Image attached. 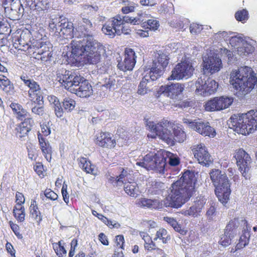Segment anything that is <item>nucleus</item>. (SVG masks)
Masks as SVG:
<instances>
[{"instance_id":"obj_1","label":"nucleus","mask_w":257,"mask_h":257,"mask_svg":"<svg viewBox=\"0 0 257 257\" xmlns=\"http://www.w3.org/2000/svg\"><path fill=\"white\" fill-rule=\"evenodd\" d=\"M195 181L193 172L189 170L185 172L180 179L172 185L167 197L169 201L168 206L179 208L187 202L194 192Z\"/></svg>"},{"instance_id":"obj_2","label":"nucleus","mask_w":257,"mask_h":257,"mask_svg":"<svg viewBox=\"0 0 257 257\" xmlns=\"http://www.w3.org/2000/svg\"><path fill=\"white\" fill-rule=\"evenodd\" d=\"M94 28L92 23L87 19H83L79 24L78 29L75 33L77 39L73 40L70 43L71 51L67 53L72 57L77 60L79 57L83 56L88 50L89 37L93 36Z\"/></svg>"},{"instance_id":"obj_3","label":"nucleus","mask_w":257,"mask_h":257,"mask_svg":"<svg viewBox=\"0 0 257 257\" xmlns=\"http://www.w3.org/2000/svg\"><path fill=\"white\" fill-rule=\"evenodd\" d=\"M171 123L166 119H163L158 123L151 121H148L147 125L152 133L148 135V137L152 138L158 137L171 146L174 145L175 141L183 142L186 139V135L185 132L181 127L177 126L173 128L172 133L168 129Z\"/></svg>"},{"instance_id":"obj_4","label":"nucleus","mask_w":257,"mask_h":257,"mask_svg":"<svg viewBox=\"0 0 257 257\" xmlns=\"http://www.w3.org/2000/svg\"><path fill=\"white\" fill-rule=\"evenodd\" d=\"M229 82L236 93L244 95L254 88L257 83V77L251 68L243 66L231 71Z\"/></svg>"},{"instance_id":"obj_5","label":"nucleus","mask_w":257,"mask_h":257,"mask_svg":"<svg viewBox=\"0 0 257 257\" xmlns=\"http://www.w3.org/2000/svg\"><path fill=\"white\" fill-rule=\"evenodd\" d=\"M230 128L238 134L248 135L257 130V110H251L240 115L234 114L228 122Z\"/></svg>"},{"instance_id":"obj_6","label":"nucleus","mask_w":257,"mask_h":257,"mask_svg":"<svg viewBox=\"0 0 257 257\" xmlns=\"http://www.w3.org/2000/svg\"><path fill=\"white\" fill-rule=\"evenodd\" d=\"M210 175L215 187V194L218 200L223 204H226L229 200L231 193L228 178L224 172L219 170H212Z\"/></svg>"},{"instance_id":"obj_7","label":"nucleus","mask_w":257,"mask_h":257,"mask_svg":"<svg viewBox=\"0 0 257 257\" xmlns=\"http://www.w3.org/2000/svg\"><path fill=\"white\" fill-rule=\"evenodd\" d=\"M210 175L215 187V194L218 200L223 204H226L229 200L231 193L228 178L224 172L219 170H212Z\"/></svg>"},{"instance_id":"obj_8","label":"nucleus","mask_w":257,"mask_h":257,"mask_svg":"<svg viewBox=\"0 0 257 257\" xmlns=\"http://www.w3.org/2000/svg\"><path fill=\"white\" fill-rule=\"evenodd\" d=\"M136 165L148 171L152 170L160 173H164L166 160L164 159L163 150L158 151L156 153L150 152L147 154L142 160L137 161Z\"/></svg>"},{"instance_id":"obj_9","label":"nucleus","mask_w":257,"mask_h":257,"mask_svg":"<svg viewBox=\"0 0 257 257\" xmlns=\"http://www.w3.org/2000/svg\"><path fill=\"white\" fill-rule=\"evenodd\" d=\"M218 83L205 74H201L195 83L196 92L203 96H209L216 92Z\"/></svg>"},{"instance_id":"obj_10","label":"nucleus","mask_w":257,"mask_h":257,"mask_svg":"<svg viewBox=\"0 0 257 257\" xmlns=\"http://www.w3.org/2000/svg\"><path fill=\"white\" fill-rule=\"evenodd\" d=\"M35 49L31 55L32 57L40 60L42 62L51 61L52 56V44L45 40H37L34 42Z\"/></svg>"},{"instance_id":"obj_11","label":"nucleus","mask_w":257,"mask_h":257,"mask_svg":"<svg viewBox=\"0 0 257 257\" xmlns=\"http://www.w3.org/2000/svg\"><path fill=\"white\" fill-rule=\"evenodd\" d=\"M203 73L205 75H212L219 72L222 68L221 59L217 54L210 53L203 57Z\"/></svg>"},{"instance_id":"obj_12","label":"nucleus","mask_w":257,"mask_h":257,"mask_svg":"<svg viewBox=\"0 0 257 257\" xmlns=\"http://www.w3.org/2000/svg\"><path fill=\"white\" fill-rule=\"evenodd\" d=\"M193 71L194 68L191 62L186 60L182 61L176 65L167 79L168 80L187 79L193 75Z\"/></svg>"},{"instance_id":"obj_13","label":"nucleus","mask_w":257,"mask_h":257,"mask_svg":"<svg viewBox=\"0 0 257 257\" xmlns=\"http://www.w3.org/2000/svg\"><path fill=\"white\" fill-rule=\"evenodd\" d=\"M234 157L242 176L246 179L250 178L251 159L249 154L242 149H240L236 151Z\"/></svg>"},{"instance_id":"obj_14","label":"nucleus","mask_w":257,"mask_h":257,"mask_svg":"<svg viewBox=\"0 0 257 257\" xmlns=\"http://www.w3.org/2000/svg\"><path fill=\"white\" fill-rule=\"evenodd\" d=\"M88 40L89 48L84 58L90 64H96L99 62L101 59V54L104 52V47L93 37H90Z\"/></svg>"},{"instance_id":"obj_15","label":"nucleus","mask_w":257,"mask_h":257,"mask_svg":"<svg viewBox=\"0 0 257 257\" xmlns=\"http://www.w3.org/2000/svg\"><path fill=\"white\" fill-rule=\"evenodd\" d=\"M183 122L188 125L189 128L195 131L203 136L214 138L216 136L215 129L210 125L208 122L203 121L192 120L184 118Z\"/></svg>"},{"instance_id":"obj_16","label":"nucleus","mask_w":257,"mask_h":257,"mask_svg":"<svg viewBox=\"0 0 257 257\" xmlns=\"http://www.w3.org/2000/svg\"><path fill=\"white\" fill-rule=\"evenodd\" d=\"M21 79L25 85L29 88L28 96L31 101V104H40L43 99V92L38 83L33 79L29 78L27 76H21Z\"/></svg>"},{"instance_id":"obj_17","label":"nucleus","mask_w":257,"mask_h":257,"mask_svg":"<svg viewBox=\"0 0 257 257\" xmlns=\"http://www.w3.org/2000/svg\"><path fill=\"white\" fill-rule=\"evenodd\" d=\"M57 77L59 81L63 84L66 89L71 91V88L76 87L79 84V82L83 80L82 77L76 73L66 70L58 71Z\"/></svg>"},{"instance_id":"obj_18","label":"nucleus","mask_w":257,"mask_h":257,"mask_svg":"<svg viewBox=\"0 0 257 257\" xmlns=\"http://www.w3.org/2000/svg\"><path fill=\"white\" fill-rule=\"evenodd\" d=\"M185 84L180 83H172L171 84L161 86L157 92L159 94H163L171 99H178L184 90Z\"/></svg>"},{"instance_id":"obj_19","label":"nucleus","mask_w":257,"mask_h":257,"mask_svg":"<svg viewBox=\"0 0 257 257\" xmlns=\"http://www.w3.org/2000/svg\"><path fill=\"white\" fill-rule=\"evenodd\" d=\"M128 176L126 171L123 170L121 174L117 176L115 181L118 185L124 184L125 192L130 196L137 197L139 194V188L135 182L128 181Z\"/></svg>"},{"instance_id":"obj_20","label":"nucleus","mask_w":257,"mask_h":257,"mask_svg":"<svg viewBox=\"0 0 257 257\" xmlns=\"http://www.w3.org/2000/svg\"><path fill=\"white\" fill-rule=\"evenodd\" d=\"M195 158L203 166L208 167L213 162V159L203 144L194 145L192 149Z\"/></svg>"},{"instance_id":"obj_21","label":"nucleus","mask_w":257,"mask_h":257,"mask_svg":"<svg viewBox=\"0 0 257 257\" xmlns=\"http://www.w3.org/2000/svg\"><path fill=\"white\" fill-rule=\"evenodd\" d=\"M239 224L237 219L235 218L229 221L225 227L224 234L221 236L219 243L221 245L227 246L231 243V239L238 232Z\"/></svg>"},{"instance_id":"obj_22","label":"nucleus","mask_w":257,"mask_h":257,"mask_svg":"<svg viewBox=\"0 0 257 257\" xmlns=\"http://www.w3.org/2000/svg\"><path fill=\"white\" fill-rule=\"evenodd\" d=\"M136 58L135 51L132 49L126 48L124 58L123 61L118 62V68L123 71L132 70L136 63Z\"/></svg>"},{"instance_id":"obj_23","label":"nucleus","mask_w":257,"mask_h":257,"mask_svg":"<svg viewBox=\"0 0 257 257\" xmlns=\"http://www.w3.org/2000/svg\"><path fill=\"white\" fill-rule=\"evenodd\" d=\"M206 200L204 196L197 197L194 201V204L188 208L183 209L181 211V213L186 216L196 217L199 216L206 203Z\"/></svg>"},{"instance_id":"obj_24","label":"nucleus","mask_w":257,"mask_h":257,"mask_svg":"<svg viewBox=\"0 0 257 257\" xmlns=\"http://www.w3.org/2000/svg\"><path fill=\"white\" fill-rule=\"evenodd\" d=\"M34 123V120L32 117L25 119L16 127L17 137L22 141L25 140L28 137V133L31 131Z\"/></svg>"},{"instance_id":"obj_25","label":"nucleus","mask_w":257,"mask_h":257,"mask_svg":"<svg viewBox=\"0 0 257 257\" xmlns=\"http://www.w3.org/2000/svg\"><path fill=\"white\" fill-rule=\"evenodd\" d=\"M80 97H87L93 93L92 87L87 80L84 77L79 82V84L73 88L71 91Z\"/></svg>"},{"instance_id":"obj_26","label":"nucleus","mask_w":257,"mask_h":257,"mask_svg":"<svg viewBox=\"0 0 257 257\" xmlns=\"http://www.w3.org/2000/svg\"><path fill=\"white\" fill-rule=\"evenodd\" d=\"M95 143L97 145L104 147L111 148L116 145L115 139L112 135L108 132H100L96 135Z\"/></svg>"},{"instance_id":"obj_27","label":"nucleus","mask_w":257,"mask_h":257,"mask_svg":"<svg viewBox=\"0 0 257 257\" xmlns=\"http://www.w3.org/2000/svg\"><path fill=\"white\" fill-rule=\"evenodd\" d=\"M38 139L40 148L46 160L50 162L52 159V148L47 139L40 132L38 133Z\"/></svg>"},{"instance_id":"obj_28","label":"nucleus","mask_w":257,"mask_h":257,"mask_svg":"<svg viewBox=\"0 0 257 257\" xmlns=\"http://www.w3.org/2000/svg\"><path fill=\"white\" fill-rule=\"evenodd\" d=\"M148 70H149V72L146 73L144 77L148 80L152 81L153 83L154 81L156 80L163 75L164 69L157 66L156 63H152L147 71Z\"/></svg>"},{"instance_id":"obj_29","label":"nucleus","mask_w":257,"mask_h":257,"mask_svg":"<svg viewBox=\"0 0 257 257\" xmlns=\"http://www.w3.org/2000/svg\"><path fill=\"white\" fill-rule=\"evenodd\" d=\"M13 114L16 118L20 120H24L28 117H31L30 113L26 109L23 108L22 105L13 102L10 104Z\"/></svg>"},{"instance_id":"obj_30","label":"nucleus","mask_w":257,"mask_h":257,"mask_svg":"<svg viewBox=\"0 0 257 257\" xmlns=\"http://www.w3.org/2000/svg\"><path fill=\"white\" fill-rule=\"evenodd\" d=\"M13 42L14 43L13 45L16 48L27 52L28 54L30 56L32 55V53H33L35 49L34 42L31 44L27 43H25L24 41L22 40L21 38L19 39L18 36L14 37Z\"/></svg>"},{"instance_id":"obj_31","label":"nucleus","mask_w":257,"mask_h":257,"mask_svg":"<svg viewBox=\"0 0 257 257\" xmlns=\"http://www.w3.org/2000/svg\"><path fill=\"white\" fill-rule=\"evenodd\" d=\"M79 167L87 173L93 175H97V170L94 165L86 158L80 157L78 159Z\"/></svg>"},{"instance_id":"obj_32","label":"nucleus","mask_w":257,"mask_h":257,"mask_svg":"<svg viewBox=\"0 0 257 257\" xmlns=\"http://www.w3.org/2000/svg\"><path fill=\"white\" fill-rule=\"evenodd\" d=\"M115 22L116 23V27H115V33L117 35H120L122 33L125 35L130 34L131 30L125 25L126 23L124 21V17L121 18L119 16H116Z\"/></svg>"},{"instance_id":"obj_33","label":"nucleus","mask_w":257,"mask_h":257,"mask_svg":"<svg viewBox=\"0 0 257 257\" xmlns=\"http://www.w3.org/2000/svg\"><path fill=\"white\" fill-rule=\"evenodd\" d=\"M169 58L167 54L159 51L155 55V60L152 63H156V65L161 68H165L168 64Z\"/></svg>"},{"instance_id":"obj_34","label":"nucleus","mask_w":257,"mask_h":257,"mask_svg":"<svg viewBox=\"0 0 257 257\" xmlns=\"http://www.w3.org/2000/svg\"><path fill=\"white\" fill-rule=\"evenodd\" d=\"M149 16L145 13H139L137 16L135 17H130L128 16L124 17V21L127 24H131L134 25H139L144 22H147V18H148Z\"/></svg>"},{"instance_id":"obj_35","label":"nucleus","mask_w":257,"mask_h":257,"mask_svg":"<svg viewBox=\"0 0 257 257\" xmlns=\"http://www.w3.org/2000/svg\"><path fill=\"white\" fill-rule=\"evenodd\" d=\"M137 204L139 206L143 207H146L158 209L162 208V204L160 205L159 200L156 199L152 200L145 198H141L139 199Z\"/></svg>"},{"instance_id":"obj_36","label":"nucleus","mask_w":257,"mask_h":257,"mask_svg":"<svg viewBox=\"0 0 257 257\" xmlns=\"http://www.w3.org/2000/svg\"><path fill=\"white\" fill-rule=\"evenodd\" d=\"M150 184L148 192L151 195L160 194L165 189V184L160 181H152Z\"/></svg>"},{"instance_id":"obj_37","label":"nucleus","mask_w":257,"mask_h":257,"mask_svg":"<svg viewBox=\"0 0 257 257\" xmlns=\"http://www.w3.org/2000/svg\"><path fill=\"white\" fill-rule=\"evenodd\" d=\"M153 83L152 82V81L148 80V79L144 77L139 85L138 93L141 95L148 93L153 89Z\"/></svg>"},{"instance_id":"obj_38","label":"nucleus","mask_w":257,"mask_h":257,"mask_svg":"<svg viewBox=\"0 0 257 257\" xmlns=\"http://www.w3.org/2000/svg\"><path fill=\"white\" fill-rule=\"evenodd\" d=\"M115 21V17L113 20L106 23L102 28V32L110 38H113L116 34L115 27H116V23Z\"/></svg>"},{"instance_id":"obj_39","label":"nucleus","mask_w":257,"mask_h":257,"mask_svg":"<svg viewBox=\"0 0 257 257\" xmlns=\"http://www.w3.org/2000/svg\"><path fill=\"white\" fill-rule=\"evenodd\" d=\"M0 87L7 94L14 92V87L10 80L5 76L0 74Z\"/></svg>"},{"instance_id":"obj_40","label":"nucleus","mask_w":257,"mask_h":257,"mask_svg":"<svg viewBox=\"0 0 257 257\" xmlns=\"http://www.w3.org/2000/svg\"><path fill=\"white\" fill-rule=\"evenodd\" d=\"M27 3L31 7V9L37 10L38 11H44L49 8V4L47 1L28 0Z\"/></svg>"},{"instance_id":"obj_41","label":"nucleus","mask_w":257,"mask_h":257,"mask_svg":"<svg viewBox=\"0 0 257 257\" xmlns=\"http://www.w3.org/2000/svg\"><path fill=\"white\" fill-rule=\"evenodd\" d=\"M3 5L5 9L10 8L12 11L18 13H21V7L22 10H24L19 0H5Z\"/></svg>"},{"instance_id":"obj_42","label":"nucleus","mask_w":257,"mask_h":257,"mask_svg":"<svg viewBox=\"0 0 257 257\" xmlns=\"http://www.w3.org/2000/svg\"><path fill=\"white\" fill-rule=\"evenodd\" d=\"M254 47L246 40L237 48V52L238 55L242 57L246 56L254 51Z\"/></svg>"},{"instance_id":"obj_43","label":"nucleus","mask_w":257,"mask_h":257,"mask_svg":"<svg viewBox=\"0 0 257 257\" xmlns=\"http://www.w3.org/2000/svg\"><path fill=\"white\" fill-rule=\"evenodd\" d=\"M233 34L229 35L228 41L232 47H237V49L239 47H240L245 40L242 34H235L234 33Z\"/></svg>"},{"instance_id":"obj_44","label":"nucleus","mask_w":257,"mask_h":257,"mask_svg":"<svg viewBox=\"0 0 257 257\" xmlns=\"http://www.w3.org/2000/svg\"><path fill=\"white\" fill-rule=\"evenodd\" d=\"M163 154L166 163L168 162L169 165L171 166H176L179 164L180 159L177 155L171 153L168 151L163 150ZM167 164L166 163V165Z\"/></svg>"},{"instance_id":"obj_45","label":"nucleus","mask_w":257,"mask_h":257,"mask_svg":"<svg viewBox=\"0 0 257 257\" xmlns=\"http://www.w3.org/2000/svg\"><path fill=\"white\" fill-rule=\"evenodd\" d=\"M29 210L31 217L40 222L42 220V216L35 200L31 201Z\"/></svg>"},{"instance_id":"obj_46","label":"nucleus","mask_w":257,"mask_h":257,"mask_svg":"<svg viewBox=\"0 0 257 257\" xmlns=\"http://www.w3.org/2000/svg\"><path fill=\"white\" fill-rule=\"evenodd\" d=\"M189 21L187 19L173 20L170 22V26L178 30H185L189 25Z\"/></svg>"},{"instance_id":"obj_47","label":"nucleus","mask_w":257,"mask_h":257,"mask_svg":"<svg viewBox=\"0 0 257 257\" xmlns=\"http://www.w3.org/2000/svg\"><path fill=\"white\" fill-rule=\"evenodd\" d=\"M220 110L228 108L233 102V99L228 96L216 97Z\"/></svg>"},{"instance_id":"obj_48","label":"nucleus","mask_w":257,"mask_h":257,"mask_svg":"<svg viewBox=\"0 0 257 257\" xmlns=\"http://www.w3.org/2000/svg\"><path fill=\"white\" fill-rule=\"evenodd\" d=\"M13 213L18 221L20 222L24 221L25 219V209L24 206H15L13 209Z\"/></svg>"},{"instance_id":"obj_49","label":"nucleus","mask_w":257,"mask_h":257,"mask_svg":"<svg viewBox=\"0 0 257 257\" xmlns=\"http://www.w3.org/2000/svg\"><path fill=\"white\" fill-rule=\"evenodd\" d=\"M158 239L161 240L163 243H166L170 239V237L166 229L160 228L157 231L154 240L157 241Z\"/></svg>"},{"instance_id":"obj_50","label":"nucleus","mask_w":257,"mask_h":257,"mask_svg":"<svg viewBox=\"0 0 257 257\" xmlns=\"http://www.w3.org/2000/svg\"><path fill=\"white\" fill-rule=\"evenodd\" d=\"M232 34H233V32H231L220 31L214 34L213 37L214 40L218 43L227 42L228 41L229 35Z\"/></svg>"},{"instance_id":"obj_51","label":"nucleus","mask_w":257,"mask_h":257,"mask_svg":"<svg viewBox=\"0 0 257 257\" xmlns=\"http://www.w3.org/2000/svg\"><path fill=\"white\" fill-rule=\"evenodd\" d=\"M102 86L105 87L106 89H109L110 91H113L117 88V81L112 77L106 78L104 80Z\"/></svg>"},{"instance_id":"obj_52","label":"nucleus","mask_w":257,"mask_h":257,"mask_svg":"<svg viewBox=\"0 0 257 257\" xmlns=\"http://www.w3.org/2000/svg\"><path fill=\"white\" fill-rule=\"evenodd\" d=\"M205 110L209 111L220 110L216 97L208 101L205 105Z\"/></svg>"},{"instance_id":"obj_53","label":"nucleus","mask_w":257,"mask_h":257,"mask_svg":"<svg viewBox=\"0 0 257 257\" xmlns=\"http://www.w3.org/2000/svg\"><path fill=\"white\" fill-rule=\"evenodd\" d=\"M249 18L248 11L245 9L238 10L235 14V18L238 21L244 23Z\"/></svg>"},{"instance_id":"obj_54","label":"nucleus","mask_w":257,"mask_h":257,"mask_svg":"<svg viewBox=\"0 0 257 257\" xmlns=\"http://www.w3.org/2000/svg\"><path fill=\"white\" fill-rule=\"evenodd\" d=\"M143 27H147V29L155 31L158 29L160 24L159 22L154 19H149L147 22H144L143 24Z\"/></svg>"},{"instance_id":"obj_55","label":"nucleus","mask_w":257,"mask_h":257,"mask_svg":"<svg viewBox=\"0 0 257 257\" xmlns=\"http://www.w3.org/2000/svg\"><path fill=\"white\" fill-rule=\"evenodd\" d=\"M75 101L69 97H66L63 101V106L67 111L72 110L75 106Z\"/></svg>"},{"instance_id":"obj_56","label":"nucleus","mask_w":257,"mask_h":257,"mask_svg":"<svg viewBox=\"0 0 257 257\" xmlns=\"http://www.w3.org/2000/svg\"><path fill=\"white\" fill-rule=\"evenodd\" d=\"M164 220L169 224L175 231L182 233L183 230L181 229L180 225L178 224L177 221L173 218L169 217H164Z\"/></svg>"},{"instance_id":"obj_57","label":"nucleus","mask_w":257,"mask_h":257,"mask_svg":"<svg viewBox=\"0 0 257 257\" xmlns=\"http://www.w3.org/2000/svg\"><path fill=\"white\" fill-rule=\"evenodd\" d=\"M43 103V101L40 102V104L38 103H33V106L31 108L32 112L35 114H37L38 115L42 116L45 113V110L44 106L42 105Z\"/></svg>"},{"instance_id":"obj_58","label":"nucleus","mask_w":257,"mask_h":257,"mask_svg":"<svg viewBox=\"0 0 257 257\" xmlns=\"http://www.w3.org/2000/svg\"><path fill=\"white\" fill-rule=\"evenodd\" d=\"M27 150L29 159L32 160L35 159L36 158L37 152L35 146L31 143L27 144Z\"/></svg>"},{"instance_id":"obj_59","label":"nucleus","mask_w":257,"mask_h":257,"mask_svg":"<svg viewBox=\"0 0 257 257\" xmlns=\"http://www.w3.org/2000/svg\"><path fill=\"white\" fill-rule=\"evenodd\" d=\"M84 18H82L81 21H79L78 24H79L83 19ZM78 25L77 27L75 29V30H74V26H73V27H69L67 29H64L63 32H61V35H63L64 36H65L66 37H75V33L77 31V29H78Z\"/></svg>"},{"instance_id":"obj_60","label":"nucleus","mask_w":257,"mask_h":257,"mask_svg":"<svg viewBox=\"0 0 257 257\" xmlns=\"http://www.w3.org/2000/svg\"><path fill=\"white\" fill-rule=\"evenodd\" d=\"M248 237L245 234H243L239 238V242L236 245V250L240 249L248 243Z\"/></svg>"},{"instance_id":"obj_61","label":"nucleus","mask_w":257,"mask_h":257,"mask_svg":"<svg viewBox=\"0 0 257 257\" xmlns=\"http://www.w3.org/2000/svg\"><path fill=\"white\" fill-rule=\"evenodd\" d=\"M53 248L55 249L56 254L59 257H63V255H66L67 251L64 247L61 245V241H59L58 243L54 244Z\"/></svg>"},{"instance_id":"obj_62","label":"nucleus","mask_w":257,"mask_h":257,"mask_svg":"<svg viewBox=\"0 0 257 257\" xmlns=\"http://www.w3.org/2000/svg\"><path fill=\"white\" fill-rule=\"evenodd\" d=\"M203 26L198 24L193 23L190 26V32L192 34L196 35L202 30Z\"/></svg>"},{"instance_id":"obj_63","label":"nucleus","mask_w":257,"mask_h":257,"mask_svg":"<svg viewBox=\"0 0 257 257\" xmlns=\"http://www.w3.org/2000/svg\"><path fill=\"white\" fill-rule=\"evenodd\" d=\"M44 194L47 198L52 200H55L58 198L57 194L50 189H46Z\"/></svg>"},{"instance_id":"obj_64","label":"nucleus","mask_w":257,"mask_h":257,"mask_svg":"<svg viewBox=\"0 0 257 257\" xmlns=\"http://www.w3.org/2000/svg\"><path fill=\"white\" fill-rule=\"evenodd\" d=\"M16 202L17 204L15 206H23L22 204L25 203V198L22 193L19 192L16 193Z\"/></svg>"}]
</instances>
